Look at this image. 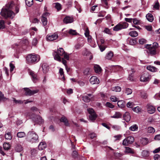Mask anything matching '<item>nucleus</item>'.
<instances>
[{
    "label": "nucleus",
    "mask_w": 160,
    "mask_h": 160,
    "mask_svg": "<svg viewBox=\"0 0 160 160\" xmlns=\"http://www.w3.org/2000/svg\"><path fill=\"white\" fill-rule=\"evenodd\" d=\"M97 116L96 113H93L92 114H91L89 116L90 120L92 121L95 120Z\"/></svg>",
    "instance_id": "obj_35"
},
{
    "label": "nucleus",
    "mask_w": 160,
    "mask_h": 160,
    "mask_svg": "<svg viewBox=\"0 0 160 160\" xmlns=\"http://www.w3.org/2000/svg\"><path fill=\"white\" fill-rule=\"evenodd\" d=\"M106 106L109 108H113L114 107V106L111 103L108 102L106 104Z\"/></svg>",
    "instance_id": "obj_52"
},
{
    "label": "nucleus",
    "mask_w": 160,
    "mask_h": 160,
    "mask_svg": "<svg viewBox=\"0 0 160 160\" xmlns=\"http://www.w3.org/2000/svg\"><path fill=\"white\" fill-rule=\"evenodd\" d=\"M17 135L18 138H22L26 136V134L24 132H18Z\"/></svg>",
    "instance_id": "obj_31"
},
{
    "label": "nucleus",
    "mask_w": 160,
    "mask_h": 160,
    "mask_svg": "<svg viewBox=\"0 0 160 160\" xmlns=\"http://www.w3.org/2000/svg\"><path fill=\"white\" fill-rule=\"evenodd\" d=\"M113 56V53L112 52H109L106 55V58L108 59H110Z\"/></svg>",
    "instance_id": "obj_33"
},
{
    "label": "nucleus",
    "mask_w": 160,
    "mask_h": 160,
    "mask_svg": "<svg viewBox=\"0 0 160 160\" xmlns=\"http://www.w3.org/2000/svg\"><path fill=\"white\" fill-rule=\"evenodd\" d=\"M60 121L61 122H64V124L66 126H69V123H68V121L67 118L65 117H62L61 118Z\"/></svg>",
    "instance_id": "obj_20"
},
{
    "label": "nucleus",
    "mask_w": 160,
    "mask_h": 160,
    "mask_svg": "<svg viewBox=\"0 0 160 160\" xmlns=\"http://www.w3.org/2000/svg\"><path fill=\"white\" fill-rule=\"evenodd\" d=\"M58 36L57 32H55L52 34H48L47 36V40L48 41H52L56 40L58 38Z\"/></svg>",
    "instance_id": "obj_12"
},
{
    "label": "nucleus",
    "mask_w": 160,
    "mask_h": 160,
    "mask_svg": "<svg viewBox=\"0 0 160 160\" xmlns=\"http://www.w3.org/2000/svg\"><path fill=\"white\" fill-rule=\"evenodd\" d=\"M111 127L114 130L116 131L119 130L120 128V126L116 125H112Z\"/></svg>",
    "instance_id": "obj_46"
},
{
    "label": "nucleus",
    "mask_w": 160,
    "mask_h": 160,
    "mask_svg": "<svg viewBox=\"0 0 160 160\" xmlns=\"http://www.w3.org/2000/svg\"><path fill=\"white\" fill-rule=\"evenodd\" d=\"M147 131L148 133H153L155 132V129L153 127H149L147 128Z\"/></svg>",
    "instance_id": "obj_36"
},
{
    "label": "nucleus",
    "mask_w": 160,
    "mask_h": 160,
    "mask_svg": "<svg viewBox=\"0 0 160 160\" xmlns=\"http://www.w3.org/2000/svg\"><path fill=\"white\" fill-rule=\"evenodd\" d=\"M90 69L89 68H86L83 71V73L85 75H87L90 74Z\"/></svg>",
    "instance_id": "obj_44"
},
{
    "label": "nucleus",
    "mask_w": 160,
    "mask_h": 160,
    "mask_svg": "<svg viewBox=\"0 0 160 160\" xmlns=\"http://www.w3.org/2000/svg\"><path fill=\"white\" fill-rule=\"evenodd\" d=\"M111 100L113 102H116L118 101V98H117L115 96H112L110 98Z\"/></svg>",
    "instance_id": "obj_50"
},
{
    "label": "nucleus",
    "mask_w": 160,
    "mask_h": 160,
    "mask_svg": "<svg viewBox=\"0 0 160 160\" xmlns=\"http://www.w3.org/2000/svg\"><path fill=\"white\" fill-rule=\"evenodd\" d=\"M28 73L31 76L32 78V79L33 82L36 83L38 81V79L36 73L31 70L29 71Z\"/></svg>",
    "instance_id": "obj_13"
},
{
    "label": "nucleus",
    "mask_w": 160,
    "mask_h": 160,
    "mask_svg": "<svg viewBox=\"0 0 160 160\" xmlns=\"http://www.w3.org/2000/svg\"><path fill=\"white\" fill-rule=\"evenodd\" d=\"M114 155L116 157L119 158L121 157L122 155V154L120 153L116 152L114 153Z\"/></svg>",
    "instance_id": "obj_61"
},
{
    "label": "nucleus",
    "mask_w": 160,
    "mask_h": 160,
    "mask_svg": "<svg viewBox=\"0 0 160 160\" xmlns=\"http://www.w3.org/2000/svg\"><path fill=\"white\" fill-rule=\"evenodd\" d=\"M155 160H160V155L158 154L155 155L154 156Z\"/></svg>",
    "instance_id": "obj_64"
},
{
    "label": "nucleus",
    "mask_w": 160,
    "mask_h": 160,
    "mask_svg": "<svg viewBox=\"0 0 160 160\" xmlns=\"http://www.w3.org/2000/svg\"><path fill=\"white\" fill-rule=\"evenodd\" d=\"M122 114L120 112H116L113 116H111V118H121Z\"/></svg>",
    "instance_id": "obj_19"
},
{
    "label": "nucleus",
    "mask_w": 160,
    "mask_h": 160,
    "mask_svg": "<svg viewBox=\"0 0 160 160\" xmlns=\"http://www.w3.org/2000/svg\"><path fill=\"white\" fill-rule=\"evenodd\" d=\"M134 138L132 136H129L124 139L122 142L123 146H128L129 144L132 143L134 141Z\"/></svg>",
    "instance_id": "obj_7"
},
{
    "label": "nucleus",
    "mask_w": 160,
    "mask_h": 160,
    "mask_svg": "<svg viewBox=\"0 0 160 160\" xmlns=\"http://www.w3.org/2000/svg\"><path fill=\"white\" fill-rule=\"evenodd\" d=\"M13 99L14 102L16 104H21L23 103L24 102V101H22L20 100H17L15 98H13Z\"/></svg>",
    "instance_id": "obj_47"
},
{
    "label": "nucleus",
    "mask_w": 160,
    "mask_h": 160,
    "mask_svg": "<svg viewBox=\"0 0 160 160\" xmlns=\"http://www.w3.org/2000/svg\"><path fill=\"white\" fill-rule=\"evenodd\" d=\"M82 100L86 102H88L90 101L94 100V96L91 94H87L82 96Z\"/></svg>",
    "instance_id": "obj_8"
},
{
    "label": "nucleus",
    "mask_w": 160,
    "mask_h": 160,
    "mask_svg": "<svg viewBox=\"0 0 160 160\" xmlns=\"http://www.w3.org/2000/svg\"><path fill=\"white\" fill-rule=\"evenodd\" d=\"M28 138L30 142H34L37 141L38 137L37 134L33 131H30L27 134Z\"/></svg>",
    "instance_id": "obj_4"
},
{
    "label": "nucleus",
    "mask_w": 160,
    "mask_h": 160,
    "mask_svg": "<svg viewBox=\"0 0 160 160\" xmlns=\"http://www.w3.org/2000/svg\"><path fill=\"white\" fill-rule=\"evenodd\" d=\"M147 110L148 112L150 114L153 113L155 111V108L153 106L148 104L147 105Z\"/></svg>",
    "instance_id": "obj_15"
},
{
    "label": "nucleus",
    "mask_w": 160,
    "mask_h": 160,
    "mask_svg": "<svg viewBox=\"0 0 160 160\" xmlns=\"http://www.w3.org/2000/svg\"><path fill=\"white\" fill-rule=\"evenodd\" d=\"M69 33L72 35H75L77 34V33L75 30L70 29L68 32Z\"/></svg>",
    "instance_id": "obj_49"
},
{
    "label": "nucleus",
    "mask_w": 160,
    "mask_h": 160,
    "mask_svg": "<svg viewBox=\"0 0 160 160\" xmlns=\"http://www.w3.org/2000/svg\"><path fill=\"white\" fill-rule=\"evenodd\" d=\"M146 18L150 22H152L154 19L152 15L150 13L147 14L146 16Z\"/></svg>",
    "instance_id": "obj_23"
},
{
    "label": "nucleus",
    "mask_w": 160,
    "mask_h": 160,
    "mask_svg": "<svg viewBox=\"0 0 160 160\" xmlns=\"http://www.w3.org/2000/svg\"><path fill=\"white\" fill-rule=\"evenodd\" d=\"M128 26V24L126 22L119 23L114 27L113 30L115 31H118L122 29L126 28Z\"/></svg>",
    "instance_id": "obj_5"
},
{
    "label": "nucleus",
    "mask_w": 160,
    "mask_h": 160,
    "mask_svg": "<svg viewBox=\"0 0 160 160\" xmlns=\"http://www.w3.org/2000/svg\"><path fill=\"white\" fill-rule=\"evenodd\" d=\"M154 8L158 10L159 8V4L158 2H157L155 3V5L154 6Z\"/></svg>",
    "instance_id": "obj_60"
},
{
    "label": "nucleus",
    "mask_w": 160,
    "mask_h": 160,
    "mask_svg": "<svg viewBox=\"0 0 160 160\" xmlns=\"http://www.w3.org/2000/svg\"><path fill=\"white\" fill-rule=\"evenodd\" d=\"M73 21V18L72 17L66 16L63 19V22L65 23H71Z\"/></svg>",
    "instance_id": "obj_17"
},
{
    "label": "nucleus",
    "mask_w": 160,
    "mask_h": 160,
    "mask_svg": "<svg viewBox=\"0 0 160 160\" xmlns=\"http://www.w3.org/2000/svg\"><path fill=\"white\" fill-rule=\"evenodd\" d=\"M72 156L74 158H76L78 156V152L76 151H73L72 153Z\"/></svg>",
    "instance_id": "obj_63"
},
{
    "label": "nucleus",
    "mask_w": 160,
    "mask_h": 160,
    "mask_svg": "<svg viewBox=\"0 0 160 160\" xmlns=\"http://www.w3.org/2000/svg\"><path fill=\"white\" fill-rule=\"evenodd\" d=\"M5 28L4 22L3 20L0 21V29H3Z\"/></svg>",
    "instance_id": "obj_54"
},
{
    "label": "nucleus",
    "mask_w": 160,
    "mask_h": 160,
    "mask_svg": "<svg viewBox=\"0 0 160 160\" xmlns=\"http://www.w3.org/2000/svg\"><path fill=\"white\" fill-rule=\"evenodd\" d=\"M14 5L13 2L8 3L6 8H2L1 12V15L5 18H9L12 19L15 15V13L11 10L13 9Z\"/></svg>",
    "instance_id": "obj_1"
},
{
    "label": "nucleus",
    "mask_w": 160,
    "mask_h": 160,
    "mask_svg": "<svg viewBox=\"0 0 160 160\" xmlns=\"http://www.w3.org/2000/svg\"><path fill=\"white\" fill-rule=\"evenodd\" d=\"M133 22L135 25H140L141 23L140 21L137 19L136 18H134L132 19Z\"/></svg>",
    "instance_id": "obj_41"
},
{
    "label": "nucleus",
    "mask_w": 160,
    "mask_h": 160,
    "mask_svg": "<svg viewBox=\"0 0 160 160\" xmlns=\"http://www.w3.org/2000/svg\"><path fill=\"white\" fill-rule=\"evenodd\" d=\"M125 152L126 153H134L133 149L128 147H125Z\"/></svg>",
    "instance_id": "obj_26"
},
{
    "label": "nucleus",
    "mask_w": 160,
    "mask_h": 160,
    "mask_svg": "<svg viewBox=\"0 0 160 160\" xmlns=\"http://www.w3.org/2000/svg\"><path fill=\"white\" fill-rule=\"evenodd\" d=\"M63 56L65 59H67V60H68L69 59V55L67 53H66L65 52Z\"/></svg>",
    "instance_id": "obj_59"
},
{
    "label": "nucleus",
    "mask_w": 160,
    "mask_h": 160,
    "mask_svg": "<svg viewBox=\"0 0 160 160\" xmlns=\"http://www.w3.org/2000/svg\"><path fill=\"white\" fill-rule=\"evenodd\" d=\"M148 139L146 138H143L140 140V143L143 145H145L148 143Z\"/></svg>",
    "instance_id": "obj_27"
},
{
    "label": "nucleus",
    "mask_w": 160,
    "mask_h": 160,
    "mask_svg": "<svg viewBox=\"0 0 160 160\" xmlns=\"http://www.w3.org/2000/svg\"><path fill=\"white\" fill-rule=\"evenodd\" d=\"M94 69L95 72L98 73H99L102 71V69L98 65L94 66Z\"/></svg>",
    "instance_id": "obj_22"
},
{
    "label": "nucleus",
    "mask_w": 160,
    "mask_h": 160,
    "mask_svg": "<svg viewBox=\"0 0 160 160\" xmlns=\"http://www.w3.org/2000/svg\"><path fill=\"white\" fill-rule=\"evenodd\" d=\"M41 20L43 25L44 26L46 25L47 24V18L44 16H42Z\"/></svg>",
    "instance_id": "obj_37"
},
{
    "label": "nucleus",
    "mask_w": 160,
    "mask_h": 160,
    "mask_svg": "<svg viewBox=\"0 0 160 160\" xmlns=\"http://www.w3.org/2000/svg\"><path fill=\"white\" fill-rule=\"evenodd\" d=\"M102 2V4H104L105 7L106 8H108V2L107 0H101Z\"/></svg>",
    "instance_id": "obj_51"
},
{
    "label": "nucleus",
    "mask_w": 160,
    "mask_h": 160,
    "mask_svg": "<svg viewBox=\"0 0 160 160\" xmlns=\"http://www.w3.org/2000/svg\"><path fill=\"white\" fill-rule=\"evenodd\" d=\"M129 35L132 37H134L137 36L138 35V34L137 31H132L129 32Z\"/></svg>",
    "instance_id": "obj_30"
},
{
    "label": "nucleus",
    "mask_w": 160,
    "mask_h": 160,
    "mask_svg": "<svg viewBox=\"0 0 160 160\" xmlns=\"http://www.w3.org/2000/svg\"><path fill=\"white\" fill-rule=\"evenodd\" d=\"M111 90L113 91L119 92L121 91V89L120 87L117 86L112 88Z\"/></svg>",
    "instance_id": "obj_34"
},
{
    "label": "nucleus",
    "mask_w": 160,
    "mask_h": 160,
    "mask_svg": "<svg viewBox=\"0 0 160 160\" xmlns=\"http://www.w3.org/2000/svg\"><path fill=\"white\" fill-rule=\"evenodd\" d=\"M145 47L148 49V51L147 52L151 55H154L156 54V49L155 48H153V47H152L151 44L145 45Z\"/></svg>",
    "instance_id": "obj_10"
},
{
    "label": "nucleus",
    "mask_w": 160,
    "mask_h": 160,
    "mask_svg": "<svg viewBox=\"0 0 160 160\" xmlns=\"http://www.w3.org/2000/svg\"><path fill=\"white\" fill-rule=\"evenodd\" d=\"M25 2L28 6L30 7L33 4V0H26Z\"/></svg>",
    "instance_id": "obj_38"
},
{
    "label": "nucleus",
    "mask_w": 160,
    "mask_h": 160,
    "mask_svg": "<svg viewBox=\"0 0 160 160\" xmlns=\"http://www.w3.org/2000/svg\"><path fill=\"white\" fill-rule=\"evenodd\" d=\"M149 152L147 150H143L142 152V155L144 157H147L149 155Z\"/></svg>",
    "instance_id": "obj_29"
},
{
    "label": "nucleus",
    "mask_w": 160,
    "mask_h": 160,
    "mask_svg": "<svg viewBox=\"0 0 160 160\" xmlns=\"http://www.w3.org/2000/svg\"><path fill=\"white\" fill-rule=\"evenodd\" d=\"M132 92V89L129 88H127L126 89L125 93H127L128 95L131 94Z\"/></svg>",
    "instance_id": "obj_53"
},
{
    "label": "nucleus",
    "mask_w": 160,
    "mask_h": 160,
    "mask_svg": "<svg viewBox=\"0 0 160 160\" xmlns=\"http://www.w3.org/2000/svg\"><path fill=\"white\" fill-rule=\"evenodd\" d=\"M15 150L18 152H20L22 151V147L19 144H17L15 148Z\"/></svg>",
    "instance_id": "obj_28"
},
{
    "label": "nucleus",
    "mask_w": 160,
    "mask_h": 160,
    "mask_svg": "<svg viewBox=\"0 0 160 160\" xmlns=\"http://www.w3.org/2000/svg\"><path fill=\"white\" fill-rule=\"evenodd\" d=\"M146 40L143 38L139 40V42L140 44H143L146 42Z\"/></svg>",
    "instance_id": "obj_62"
},
{
    "label": "nucleus",
    "mask_w": 160,
    "mask_h": 160,
    "mask_svg": "<svg viewBox=\"0 0 160 160\" xmlns=\"http://www.w3.org/2000/svg\"><path fill=\"white\" fill-rule=\"evenodd\" d=\"M42 68L44 73H46L48 71V65L47 63H43L42 65Z\"/></svg>",
    "instance_id": "obj_18"
},
{
    "label": "nucleus",
    "mask_w": 160,
    "mask_h": 160,
    "mask_svg": "<svg viewBox=\"0 0 160 160\" xmlns=\"http://www.w3.org/2000/svg\"><path fill=\"white\" fill-rule=\"evenodd\" d=\"M147 69L148 70L152 72H156L158 70V69L156 67L150 65L147 66Z\"/></svg>",
    "instance_id": "obj_21"
},
{
    "label": "nucleus",
    "mask_w": 160,
    "mask_h": 160,
    "mask_svg": "<svg viewBox=\"0 0 160 160\" xmlns=\"http://www.w3.org/2000/svg\"><path fill=\"white\" fill-rule=\"evenodd\" d=\"M138 129V127L135 124L133 125L129 128V129L132 131H135L137 130Z\"/></svg>",
    "instance_id": "obj_39"
},
{
    "label": "nucleus",
    "mask_w": 160,
    "mask_h": 160,
    "mask_svg": "<svg viewBox=\"0 0 160 160\" xmlns=\"http://www.w3.org/2000/svg\"><path fill=\"white\" fill-rule=\"evenodd\" d=\"M59 72L61 77H62V78H63V80H65V78L64 76V72L63 69L62 68H60L59 70Z\"/></svg>",
    "instance_id": "obj_48"
},
{
    "label": "nucleus",
    "mask_w": 160,
    "mask_h": 160,
    "mask_svg": "<svg viewBox=\"0 0 160 160\" xmlns=\"http://www.w3.org/2000/svg\"><path fill=\"white\" fill-rule=\"evenodd\" d=\"M99 47L100 51L101 52H103V51H104L106 48V47L102 45H101L99 46Z\"/></svg>",
    "instance_id": "obj_58"
},
{
    "label": "nucleus",
    "mask_w": 160,
    "mask_h": 160,
    "mask_svg": "<svg viewBox=\"0 0 160 160\" xmlns=\"http://www.w3.org/2000/svg\"><path fill=\"white\" fill-rule=\"evenodd\" d=\"M132 110L133 111L137 113H138L141 112V108L139 106H137L132 108Z\"/></svg>",
    "instance_id": "obj_40"
},
{
    "label": "nucleus",
    "mask_w": 160,
    "mask_h": 160,
    "mask_svg": "<svg viewBox=\"0 0 160 160\" xmlns=\"http://www.w3.org/2000/svg\"><path fill=\"white\" fill-rule=\"evenodd\" d=\"M88 111L90 115L92 114L93 113H95L93 109L92 108L88 109Z\"/></svg>",
    "instance_id": "obj_57"
},
{
    "label": "nucleus",
    "mask_w": 160,
    "mask_h": 160,
    "mask_svg": "<svg viewBox=\"0 0 160 160\" xmlns=\"http://www.w3.org/2000/svg\"><path fill=\"white\" fill-rule=\"evenodd\" d=\"M3 147L5 150H8L10 148V145L8 143H4L3 144Z\"/></svg>",
    "instance_id": "obj_43"
},
{
    "label": "nucleus",
    "mask_w": 160,
    "mask_h": 160,
    "mask_svg": "<svg viewBox=\"0 0 160 160\" xmlns=\"http://www.w3.org/2000/svg\"><path fill=\"white\" fill-rule=\"evenodd\" d=\"M65 52L62 48H59L58 50L57 51L53 53L54 59L59 62H61L60 56H63Z\"/></svg>",
    "instance_id": "obj_3"
},
{
    "label": "nucleus",
    "mask_w": 160,
    "mask_h": 160,
    "mask_svg": "<svg viewBox=\"0 0 160 160\" xmlns=\"http://www.w3.org/2000/svg\"><path fill=\"white\" fill-rule=\"evenodd\" d=\"M84 43V42L81 43H77L75 46V48L77 49H80L83 46Z\"/></svg>",
    "instance_id": "obj_32"
},
{
    "label": "nucleus",
    "mask_w": 160,
    "mask_h": 160,
    "mask_svg": "<svg viewBox=\"0 0 160 160\" xmlns=\"http://www.w3.org/2000/svg\"><path fill=\"white\" fill-rule=\"evenodd\" d=\"M54 4L55 5V7L57 9L58 11L61 9V5L60 3L58 2H57L54 3Z\"/></svg>",
    "instance_id": "obj_45"
},
{
    "label": "nucleus",
    "mask_w": 160,
    "mask_h": 160,
    "mask_svg": "<svg viewBox=\"0 0 160 160\" xmlns=\"http://www.w3.org/2000/svg\"><path fill=\"white\" fill-rule=\"evenodd\" d=\"M40 60L39 56L34 54H30L27 57V61L28 63H32L35 62H38Z\"/></svg>",
    "instance_id": "obj_2"
},
{
    "label": "nucleus",
    "mask_w": 160,
    "mask_h": 160,
    "mask_svg": "<svg viewBox=\"0 0 160 160\" xmlns=\"http://www.w3.org/2000/svg\"><path fill=\"white\" fill-rule=\"evenodd\" d=\"M117 104L118 107L121 108H122L125 107L124 102L123 100L118 101Z\"/></svg>",
    "instance_id": "obj_25"
},
{
    "label": "nucleus",
    "mask_w": 160,
    "mask_h": 160,
    "mask_svg": "<svg viewBox=\"0 0 160 160\" xmlns=\"http://www.w3.org/2000/svg\"><path fill=\"white\" fill-rule=\"evenodd\" d=\"M89 81L92 84H98L99 83V79L95 76H92L90 79Z\"/></svg>",
    "instance_id": "obj_14"
},
{
    "label": "nucleus",
    "mask_w": 160,
    "mask_h": 160,
    "mask_svg": "<svg viewBox=\"0 0 160 160\" xmlns=\"http://www.w3.org/2000/svg\"><path fill=\"white\" fill-rule=\"evenodd\" d=\"M128 79L131 81H132L134 80L133 75L132 73L129 75Z\"/></svg>",
    "instance_id": "obj_56"
},
{
    "label": "nucleus",
    "mask_w": 160,
    "mask_h": 160,
    "mask_svg": "<svg viewBox=\"0 0 160 160\" xmlns=\"http://www.w3.org/2000/svg\"><path fill=\"white\" fill-rule=\"evenodd\" d=\"M31 118H32L33 121L37 123L40 124L43 122L42 117L40 116L33 114Z\"/></svg>",
    "instance_id": "obj_11"
},
{
    "label": "nucleus",
    "mask_w": 160,
    "mask_h": 160,
    "mask_svg": "<svg viewBox=\"0 0 160 160\" xmlns=\"http://www.w3.org/2000/svg\"><path fill=\"white\" fill-rule=\"evenodd\" d=\"M151 78V75L148 72H145L141 75L140 78V81L144 82H148Z\"/></svg>",
    "instance_id": "obj_6"
},
{
    "label": "nucleus",
    "mask_w": 160,
    "mask_h": 160,
    "mask_svg": "<svg viewBox=\"0 0 160 160\" xmlns=\"http://www.w3.org/2000/svg\"><path fill=\"white\" fill-rule=\"evenodd\" d=\"M5 139L8 140H10L12 139L11 133L9 132L5 134Z\"/></svg>",
    "instance_id": "obj_42"
},
{
    "label": "nucleus",
    "mask_w": 160,
    "mask_h": 160,
    "mask_svg": "<svg viewBox=\"0 0 160 160\" xmlns=\"http://www.w3.org/2000/svg\"><path fill=\"white\" fill-rule=\"evenodd\" d=\"M46 143L44 142H42L40 143L38 145V148L40 150H42L46 148Z\"/></svg>",
    "instance_id": "obj_24"
},
{
    "label": "nucleus",
    "mask_w": 160,
    "mask_h": 160,
    "mask_svg": "<svg viewBox=\"0 0 160 160\" xmlns=\"http://www.w3.org/2000/svg\"><path fill=\"white\" fill-rule=\"evenodd\" d=\"M24 89L25 91V94L26 96H31L32 95L34 94L38 93L39 91L38 89L31 90L29 88H25Z\"/></svg>",
    "instance_id": "obj_9"
},
{
    "label": "nucleus",
    "mask_w": 160,
    "mask_h": 160,
    "mask_svg": "<svg viewBox=\"0 0 160 160\" xmlns=\"http://www.w3.org/2000/svg\"><path fill=\"white\" fill-rule=\"evenodd\" d=\"M134 104L132 102H129L127 104V106L128 108H132L133 107Z\"/></svg>",
    "instance_id": "obj_55"
},
{
    "label": "nucleus",
    "mask_w": 160,
    "mask_h": 160,
    "mask_svg": "<svg viewBox=\"0 0 160 160\" xmlns=\"http://www.w3.org/2000/svg\"><path fill=\"white\" fill-rule=\"evenodd\" d=\"M123 118L127 122H129L131 119V116L130 113L128 112H126L123 114Z\"/></svg>",
    "instance_id": "obj_16"
}]
</instances>
